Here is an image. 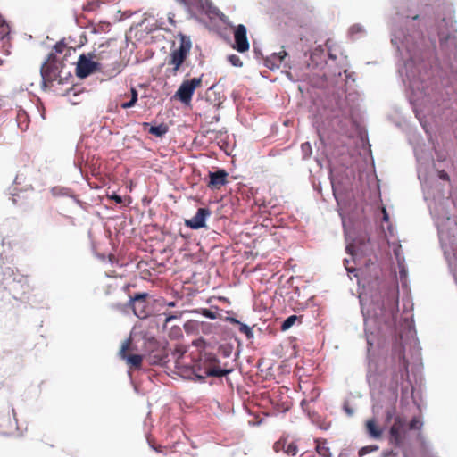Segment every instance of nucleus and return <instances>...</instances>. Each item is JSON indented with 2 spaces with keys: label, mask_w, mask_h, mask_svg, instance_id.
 Segmentation results:
<instances>
[{
  "label": "nucleus",
  "mask_w": 457,
  "mask_h": 457,
  "mask_svg": "<svg viewBox=\"0 0 457 457\" xmlns=\"http://www.w3.org/2000/svg\"><path fill=\"white\" fill-rule=\"evenodd\" d=\"M439 38L442 54L446 58L457 59V37L450 11L435 9L425 4L417 11L396 12L391 30V43L400 60L398 73L408 89V98L425 132L430 136L428 116L439 113L437 108L445 103L443 91H439L430 74L436 38Z\"/></svg>",
  "instance_id": "f257e3e1"
},
{
  "label": "nucleus",
  "mask_w": 457,
  "mask_h": 457,
  "mask_svg": "<svg viewBox=\"0 0 457 457\" xmlns=\"http://www.w3.org/2000/svg\"><path fill=\"white\" fill-rule=\"evenodd\" d=\"M418 162V178L421 183L423 195L437 228L438 237L444 256L451 270H457V222L448 212L450 200L445 197L437 183L435 187L427 177V169L433 163L431 154L422 145H414Z\"/></svg>",
  "instance_id": "f03ea898"
},
{
  "label": "nucleus",
  "mask_w": 457,
  "mask_h": 457,
  "mask_svg": "<svg viewBox=\"0 0 457 457\" xmlns=\"http://www.w3.org/2000/svg\"><path fill=\"white\" fill-rule=\"evenodd\" d=\"M364 295H360L361 312L364 319L365 333L368 345V370L367 380L371 387L382 386L387 376V370L381 367L378 361L371 358V349L375 345L380 346V337L393 333L391 324H389L388 308L397 306V296L395 292L388 295V290L383 294L372 297L370 304L366 307L363 303Z\"/></svg>",
  "instance_id": "7ed1b4c3"
},
{
  "label": "nucleus",
  "mask_w": 457,
  "mask_h": 457,
  "mask_svg": "<svg viewBox=\"0 0 457 457\" xmlns=\"http://www.w3.org/2000/svg\"><path fill=\"white\" fill-rule=\"evenodd\" d=\"M343 73L344 75L339 71L333 79V83L338 90L336 98L335 117H341L342 120H339V123L342 124V127H346L354 122L358 116L361 95L355 89V79L353 74L347 70H344Z\"/></svg>",
  "instance_id": "20e7f679"
},
{
  "label": "nucleus",
  "mask_w": 457,
  "mask_h": 457,
  "mask_svg": "<svg viewBox=\"0 0 457 457\" xmlns=\"http://www.w3.org/2000/svg\"><path fill=\"white\" fill-rule=\"evenodd\" d=\"M388 441L391 445L405 451L411 441V432L420 431L423 427V421L420 416H414L410 421L401 415H395V409L386 411V422L390 420Z\"/></svg>",
  "instance_id": "39448f33"
},
{
  "label": "nucleus",
  "mask_w": 457,
  "mask_h": 457,
  "mask_svg": "<svg viewBox=\"0 0 457 457\" xmlns=\"http://www.w3.org/2000/svg\"><path fill=\"white\" fill-rule=\"evenodd\" d=\"M403 326L405 332L400 331L399 337L401 340V344L399 345H395L393 349V356L392 360L394 361V371H393V380L397 386L398 384L403 382V380L409 378L408 371V362L403 354V351L405 349V345L407 344V339L411 340V344L413 343L416 358L417 361H420V348L418 347V342L416 336V331L414 328V325L412 320H410L409 318H404Z\"/></svg>",
  "instance_id": "423d86ee"
},
{
  "label": "nucleus",
  "mask_w": 457,
  "mask_h": 457,
  "mask_svg": "<svg viewBox=\"0 0 457 457\" xmlns=\"http://www.w3.org/2000/svg\"><path fill=\"white\" fill-rule=\"evenodd\" d=\"M1 287L6 291V294L3 295L6 301H10L11 297L18 300L21 299L29 287L28 279L22 274L15 272L13 268L0 265Z\"/></svg>",
  "instance_id": "0eeeda50"
},
{
  "label": "nucleus",
  "mask_w": 457,
  "mask_h": 457,
  "mask_svg": "<svg viewBox=\"0 0 457 457\" xmlns=\"http://www.w3.org/2000/svg\"><path fill=\"white\" fill-rule=\"evenodd\" d=\"M148 296L149 294L145 292L137 293L134 295L129 296L128 306L133 310L134 314L138 319H146L151 313V310L147 303Z\"/></svg>",
  "instance_id": "6e6552de"
},
{
  "label": "nucleus",
  "mask_w": 457,
  "mask_h": 457,
  "mask_svg": "<svg viewBox=\"0 0 457 457\" xmlns=\"http://www.w3.org/2000/svg\"><path fill=\"white\" fill-rule=\"evenodd\" d=\"M191 49V40L186 36H181L180 44L178 49H175L170 54V63L174 66L173 71H177L180 65L184 62L187 54Z\"/></svg>",
  "instance_id": "1a4fd4ad"
},
{
  "label": "nucleus",
  "mask_w": 457,
  "mask_h": 457,
  "mask_svg": "<svg viewBox=\"0 0 457 457\" xmlns=\"http://www.w3.org/2000/svg\"><path fill=\"white\" fill-rule=\"evenodd\" d=\"M201 78H193L182 82L175 94V97L179 98L183 104H188L195 88L201 84Z\"/></svg>",
  "instance_id": "9d476101"
},
{
  "label": "nucleus",
  "mask_w": 457,
  "mask_h": 457,
  "mask_svg": "<svg viewBox=\"0 0 457 457\" xmlns=\"http://www.w3.org/2000/svg\"><path fill=\"white\" fill-rule=\"evenodd\" d=\"M100 69L101 64L99 62H94L85 55H80L77 63L76 75L80 79H85Z\"/></svg>",
  "instance_id": "9b49d317"
},
{
  "label": "nucleus",
  "mask_w": 457,
  "mask_h": 457,
  "mask_svg": "<svg viewBox=\"0 0 457 457\" xmlns=\"http://www.w3.org/2000/svg\"><path fill=\"white\" fill-rule=\"evenodd\" d=\"M247 29L243 24H239L236 27L234 31L235 44L233 47L239 53H244L249 49V42L247 39Z\"/></svg>",
  "instance_id": "f8f14e48"
},
{
  "label": "nucleus",
  "mask_w": 457,
  "mask_h": 457,
  "mask_svg": "<svg viewBox=\"0 0 457 457\" xmlns=\"http://www.w3.org/2000/svg\"><path fill=\"white\" fill-rule=\"evenodd\" d=\"M211 211L208 208H199L196 213L185 220V225L192 229H199L205 227L206 219L210 217Z\"/></svg>",
  "instance_id": "ddd939ff"
},
{
  "label": "nucleus",
  "mask_w": 457,
  "mask_h": 457,
  "mask_svg": "<svg viewBox=\"0 0 457 457\" xmlns=\"http://www.w3.org/2000/svg\"><path fill=\"white\" fill-rule=\"evenodd\" d=\"M130 345V339H127L123 342L119 355L122 360H126L129 364L132 367L138 368L141 366L143 357L140 354H127L126 352Z\"/></svg>",
  "instance_id": "4468645a"
},
{
  "label": "nucleus",
  "mask_w": 457,
  "mask_h": 457,
  "mask_svg": "<svg viewBox=\"0 0 457 457\" xmlns=\"http://www.w3.org/2000/svg\"><path fill=\"white\" fill-rule=\"evenodd\" d=\"M228 173L224 170L209 172L210 181L208 186L212 188H220L227 183Z\"/></svg>",
  "instance_id": "2eb2a0df"
},
{
  "label": "nucleus",
  "mask_w": 457,
  "mask_h": 457,
  "mask_svg": "<svg viewBox=\"0 0 457 457\" xmlns=\"http://www.w3.org/2000/svg\"><path fill=\"white\" fill-rule=\"evenodd\" d=\"M366 433L371 439H380L383 435L382 428L378 425L375 419H370L365 422Z\"/></svg>",
  "instance_id": "dca6fc26"
},
{
  "label": "nucleus",
  "mask_w": 457,
  "mask_h": 457,
  "mask_svg": "<svg viewBox=\"0 0 457 457\" xmlns=\"http://www.w3.org/2000/svg\"><path fill=\"white\" fill-rule=\"evenodd\" d=\"M287 55V54L286 51L274 53L270 56L266 58L265 66L270 70L278 69L282 64Z\"/></svg>",
  "instance_id": "f3484780"
},
{
  "label": "nucleus",
  "mask_w": 457,
  "mask_h": 457,
  "mask_svg": "<svg viewBox=\"0 0 457 457\" xmlns=\"http://www.w3.org/2000/svg\"><path fill=\"white\" fill-rule=\"evenodd\" d=\"M311 62L308 63V66L318 67L323 64L325 60V50L320 46H317L310 55Z\"/></svg>",
  "instance_id": "a211bd4d"
},
{
  "label": "nucleus",
  "mask_w": 457,
  "mask_h": 457,
  "mask_svg": "<svg viewBox=\"0 0 457 457\" xmlns=\"http://www.w3.org/2000/svg\"><path fill=\"white\" fill-rule=\"evenodd\" d=\"M233 371V368H218V367H212L206 369V376L208 377H217L220 378L223 376H227L228 374H230Z\"/></svg>",
  "instance_id": "6ab92c4d"
},
{
  "label": "nucleus",
  "mask_w": 457,
  "mask_h": 457,
  "mask_svg": "<svg viewBox=\"0 0 457 457\" xmlns=\"http://www.w3.org/2000/svg\"><path fill=\"white\" fill-rule=\"evenodd\" d=\"M348 33H349V36L353 39H357V38L364 36L366 31H365V29H364V27L362 25H361V24H353V26L350 27Z\"/></svg>",
  "instance_id": "aec40b11"
},
{
  "label": "nucleus",
  "mask_w": 457,
  "mask_h": 457,
  "mask_svg": "<svg viewBox=\"0 0 457 457\" xmlns=\"http://www.w3.org/2000/svg\"><path fill=\"white\" fill-rule=\"evenodd\" d=\"M168 129H169L166 124L161 123L157 126H151L148 131L155 137H162L168 132Z\"/></svg>",
  "instance_id": "412c9836"
},
{
  "label": "nucleus",
  "mask_w": 457,
  "mask_h": 457,
  "mask_svg": "<svg viewBox=\"0 0 457 457\" xmlns=\"http://www.w3.org/2000/svg\"><path fill=\"white\" fill-rule=\"evenodd\" d=\"M51 193L54 196H69L75 198L69 188L62 187H54L51 189Z\"/></svg>",
  "instance_id": "4be33fe9"
},
{
  "label": "nucleus",
  "mask_w": 457,
  "mask_h": 457,
  "mask_svg": "<svg viewBox=\"0 0 457 457\" xmlns=\"http://www.w3.org/2000/svg\"><path fill=\"white\" fill-rule=\"evenodd\" d=\"M130 93H131V101L122 103L120 105L122 109H129V108L133 107L136 104V103L138 99V93L135 87H131Z\"/></svg>",
  "instance_id": "5701e85b"
},
{
  "label": "nucleus",
  "mask_w": 457,
  "mask_h": 457,
  "mask_svg": "<svg viewBox=\"0 0 457 457\" xmlns=\"http://www.w3.org/2000/svg\"><path fill=\"white\" fill-rule=\"evenodd\" d=\"M392 249L394 252V255L395 257L396 262H405L403 253L402 250V245L398 243L392 244Z\"/></svg>",
  "instance_id": "b1692460"
},
{
  "label": "nucleus",
  "mask_w": 457,
  "mask_h": 457,
  "mask_svg": "<svg viewBox=\"0 0 457 457\" xmlns=\"http://www.w3.org/2000/svg\"><path fill=\"white\" fill-rule=\"evenodd\" d=\"M397 266H398V269H399V278H400V280H401L403 286H406L408 271H407V268L405 266V263H404V262H398Z\"/></svg>",
  "instance_id": "393cba45"
},
{
  "label": "nucleus",
  "mask_w": 457,
  "mask_h": 457,
  "mask_svg": "<svg viewBox=\"0 0 457 457\" xmlns=\"http://www.w3.org/2000/svg\"><path fill=\"white\" fill-rule=\"evenodd\" d=\"M51 66L47 64V62L46 61L40 69L41 77L43 79L44 85L46 84V80H51L52 77L50 75Z\"/></svg>",
  "instance_id": "a878e982"
},
{
  "label": "nucleus",
  "mask_w": 457,
  "mask_h": 457,
  "mask_svg": "<svg viewBox=\"0 0 457 457\" xmlns=\"http://www.w3.org/2000/svg\"><path fill=\"white\" fill-rule=\"evenodd\" d=\"M182 312H163L165 316L164 326L174 320H179L182 317Z\"/></svg>",
  "instance_id": "bb28decb"
},
{
  "label": "nucleus",
  "mask_w": 457,
  "mask_h": 457,
  "mask_svg": "<svg viewBox=\"0 0 457 457\" xmlns=\"http://www.w3.org/2000/svg\"><path fill=\"white\" fill-rule=\"evenodd\" d=\"M233 345L230 344L221 345L219 347V353L225 358H229L233 352Z\"/></svg>",
  "instance_id": "cd10ccee"
},
{
  "label": "nucleus",
  "mask_w": 457,
  "mask_h": 457,
  "mask_svg": "<svg viewBox=\"0 0 457 457\" xmlns=\"http://www.w3.org/2000/svg\"><path fill=\"white\" fill-rule=\"evenodd\" d=\"M378 450V445H366V446L361 447L359 450L358 455H359V457H362L366 454L376 452Z\"/></svg>",
  "instance_id": "c85d7f7f"
},
{
  "label": "nucleus",
  "mask_w": 457,
  "mask_h": 457,
  "mask_svg": "<svg viewBox=\"0 0 457 457\" xmlns=\"http://www.w3.org/2000/svg\"><path fill=\"white\" fill-rule=\"evenodd\" d=\"M296 320H297L296 315H291V316L287 317L281 324V330L286 331V330L289 329L295 324Z\"/></svg>",
  "instance_id": "c756f323"
},
{
  "label": "nucleus",
  "mask_w": 457,
  "mask_h": 457,
  "mask_svg": "<svg viewBox=\"0 0 457 457\" xmlns=\"http://www.w3.org/2000/svg\"><path fill=\"white\" fill-rule=\"evenodd\" d=\"M239 331L246 336L248 339H252L253 337V332L252 328H250L248 325L239 322Z\"/></svg>",
  "instance_id": "7c9ffc66"
},
{
  "label": "nucleus",
  "mask_w": 457,
  "mask_h": 457,
  "mask_svg": "<svg viewBox=\"0 0 457 457\" xmlns=\"http://www.w3.org/2000/svg\"><path fill=\"white\" fill-rule=\"evenodd\" d=\"M316 450L321 457H332L329 448L325 445V443L322 445L318 444L316 446Z\"/></svg>",
  "instance_id": "2f4dec72"
},
{
  "label": "nucleus",
  "mask_w": 457,
  "mask_h": 457,
  "mask_svg": "<svg viewBox=\"0 0 457 457\" xmlns=\"http://www.w3.org/2000/svg\"><path fill=\"white\" fill-rule=\"evenodd\" d=\"M297 446L294 442H287L286 445L285 453L290 456H295L297 453Z\"/></svg>",
  "instance_id": "473e14b6"
},
{
  "label": "nucleus",
  "mask_w": 457,
  "mask_h": 457,
  "mask_svg": "<svg viewBox=\"0 0 457 457\" xmlns=\"http://www.w3.org/2000/svg\"><path fill=\"white\" fill-rule=\"evenodd\" d=\"M229 63L234 67H242L243 62L240 59V57L237 54H229L227 57Z\"/></svg>",
  "instance_id": "72a5a7b5"
},
{
  "label": "nucleus",
  "mask_w": 457,
  "mask_h": 457,
  "mask_svg": "<svg viewBox=\"0 0 457 457\" xmlns=\"http://www.w3.org/2000/svg\"><path fill=\"white\" fill-rule=\"evenodd\" d=\"M301 151L304 159L309 158L312 155V150L309 142L303 143L301 145Z\"/></svg>",
  "instance_id": "f704fd0d"
},
{
  "label": "nucleus",
  "mask_w": 457,
  "mask_h": 457,
  "mask_svg": "<svg viewBox=\"0 0 457 457\" xmlns=\"http://www.w3.org/2000/svg\"><path fill=\"white\" fill-rule=\"evenodd\" d=\"M286 445H287V439H279L278 441H277L274 444L273 448H274L275 452H277V453H278V452L285 453Z\"/></svg>",
  "instance_id": "c9c22d12"
},
{
  "label": "nucleus",
  "mask_w": 457,
  "mask_h": 457,
  "mask_svg": "<svg viewBox=\"0 0 457 457\" xmlns=\"http://www.w3.org/2000/svg\"><path fill=\"white\" fill-rule=\"evenodd\" d=\"M201 313L204 317L215 320L217 318V313L210 309H202Z\"/></svg>",
  "instance_id": "e433bc0d"
},
{
  "label": "nucleus",
  "mask_w": 457,
  "mask_h": 457,
  "mask_svg": "<svg viewBox=\"0 0 457 457\" xmlns=\"http://www.w3.org/2000/svg\"><path fill=\"white\" fill-rule=\"evenodd\" d=\"M344 262L345 263V269L348 274H353V276L358 278V270L354 268L347 266V263L349 262L348 259H345Z\"/></svg>",
  "instance_id": "4c0bfd02"
},
{
  "label": "nucleus",
  "mask_w": 457,
  "mask_h": 457,
  "mask_svg": "<svg viewBox=\"0 0 457 457\" xmlns=\"http://www.w3.org/2000/svg\"><path fill=\"white\" fill-rule=\"evenodd\" d=\"M345 250L346 253L352 256H354L356 254L354 245L353 244L347 245Z\"/></svg>",
  "instance_id": "58836bf2"
},
{
  "label": "nucleus",
  "mask_w": 457,
  "mask_h": 457,
  "mask_svg": "<svg viewBox=\"0 0 457 457\" xmlns=\"http://www.w3.org/2000/svg\"><path fill=\"white\" fill-rule=\"evenodd\" d=\"M208 376H206V370H204V374H197L195 373V379L196 381H199V382H204V379L207 378Z\"/></svg>",
  "instance_id": "ea45409f"
},
{
  "label": "nucleus",
  "mask_w": 457,
  "mask_h": 457,
  "mask_svg": "<svg viewBox=\"0 0 457 457\" xmlns=\"http://www.w3.org/2000/svg\"><path fill=\"white\" fill-rule=\"evenodd\" d=\"M344 411L348 416H353L354 414V410L348 406L346 403L344 404Z\"/></svg>",
  "instance_id": "a19ab883"
},
{
  "label": "nucleus",
  "mask_w": 457,
  "mask_h": 457,
  "mask_svg": "<svg viewBox=\"0 0 457 457\" xmlns=\"http://www.w3.org/2000/svg\"><path fill=\"white\" fill-rule=\"evenodd\" d=\"M382 457H396L397 454L393 450H386L382 453Z\"/></svg>",
  "instance_id": "79ce46f5"
},
{
  "label": "nucleus",
  "mask_w": 457,
  "mask_h": 457,
  "mask_svg": "<svg viewBox=\"0 0 457 457\" xmlns=\"http://www.w3.org/2000/svg\"><path fill=\"white\" fill-rule=\"evenodd\" d=\"M111 199L114 200L117 204L122 203V197L115 193H113L111 196Z\"/></svg>",
  "instance_id": "37998d69"
},
{
  "label": "nucleus",
  "mask_w": 457,
  "mask_h": 457,
  "mask_svg": "<svg viewBox=\"0 0 457 457\" xmlns=\"http://www.w3.org/2000/svg\"><path fill=\"white\" fill-rule=\"evenodd\" d=\"M438 177L443 180H449V175L445 170H440Z\"/></svg>",
  "instance_id": "c03bdc74"
},
{
  "label": "nucleus",
  "mask_w": 457,
  "mask_h": 457,
  "mask_svg": "<svg viewBox=\"0 0 457 457\" xmlns=\"http://www.w3.org/2000/svg\"><path fill=\"white\" fill-rule=\"evenodd\" d=\"M225 320H227V321H228V322H230L232 324H237V325H238L239 322H240L237 319H236L234 317H226Z\"/></svg>",
  "instance_id": "a18cd8bd"
},
{
  "label": "nucleus",
  "mask_w": 457,
  "mask_h": 457,
  "mask_svg": "<svg viewBox=\"0 0 457 457\" xmlns=\"http://www.w3.org/2000/svg\"><path fill=\"white\" fill-rule=\"evenodd\" d=\"M63 46L64 45L62 43H58L54 46V49L56 52L62 53Z\"/></svg>",
  "instance_id": "49530a36"
},
{
  "label": "nucleus",
  "mask_w": 457,
  "mask_h": 457,
  "mask_svg": "<svg viewBox=\"0 0 457 457\" xmlns=\"http://www.w3.org/2000/svg\"><path fill=\"white\" fill-rule=\"evenodd\" d=\"M382 212H383V220L386 221V222L388 221L389 220V215H388L386 208L382 209Z\"/></svg>",
  "instance_id": "de8ad7c7"
},
{
  "label": "nucleus",
  "mask_w": 457,
  "mask_h": 457,
  "mask_svg": "<svg viewBox=\"0 0 457 457\" xmlns=\"http://www.w3.org/2000/svg\"><path fill=\"white\" fill-rule=\"evenodd\" d=\"M10 195H12V203L14 204H17V198L16 197L18 196V195L16 193H14V192H11Z\"/></svg>",
  "instance_id": "09e8293b"
},
{
  "label": "nucleus",
  "mask_w": 457,
  "mask_h": 457,
  "mask_svg": "<svg viewBox=\"0 0 457 457\" xmlns=\"http://www.w3.org/2000/svg\"><path fill=\"white\" fill-rule=\"evenodd\" d=\"M331 184H332V188H333V195H334V196H335V198H336L337 202L338 203V202H339V199H338L337 194V192H336V188H335L334 182H333V181H331Z\"/></svg>",
  "instance_id": "8fccbe9b"
},
{
  "label": "nucleus",
  "mask_w": 457,
  "mask_h": 457,
  "mask_svg": "<svg viewBox=\"0 0 457 457\" xmlns=\"http://www.w3.org/2000/svg\"><path fill=\"white\" fill-rule=\"evenodd\" d=\"M83 9L85 11H93L94 10V5L92 4H88L87 5L84 6Z\"/></svg>",
  "instance_id": "3c124183"
},
{
  "label": "nucleus",
  "mask_w": 457,
  "mask_h": 457,
  "mask_svg": "<svg viewBox=\"0 0 457 457\" xmlns=\"http://www.w3.org/2000/svg\"><path fill=\"white\" fill-rule=\"evenodd\" d=\"M165 304L168 307H175L176 306V302L170 301V302H167Z\"/></svg>",
  "instance_id": "603ef678"
},
{
  "label": "nucleus",
  "mask_w": 457,
  "mask_h": 457,
  "mask_svg": "<svg viewBox=\"0 0 457 457\" xmlns=\"http://www.w3.org/2000/svg\"><path fill=\"white\" fill-rule=\"evenodd\" d=\"M286 74H287V77L290 80H293V78H292V74H291V72L287 71V72H286Z\"/></svg>",
  "instance_id": "864d4df0"
},
{
  "label": "nucleus",
  "mask_w": 457,
  "mask_h": 457,
  "mask_svg": "<svg viewBox=\"0 0 457 457\" xmlns=\"http://www.w3.org/2000/svg\"><path fill=\"white\" fill-rule=\"evenodd\" d=\"M329 58H331V59H335V58H336V56H335L334 54H329Z\"/></svg>",
  "instance_id": "5fc2aeb1"
},
{
  "label": "nucleus",
  "mask_w": 457,
  "mask_h": 457,
  "mask_svg": "<svg viewBox=\"0 0 457 457\" xmlns=\"http://www.w3.org/2000/svg\"><path fill=\"white\" fill-rule=\"evenodd\" d=\"M388 230H389V232H390L391 234L393 233V230H392L391 226H388Z\"/></svg>",
  "instance_id": "6e6d98bb"
},
{
  "label": "nucleus",
  "mask_w": 457,
  "mask_h": 457,
  "mask_svg": "<svg viewBox=\"0 0 457 457\" xmlns=\"http://www.w3.org/2000/svg\"><path fill=\"white\" fill-rule=\"evenodd\" d=\"M223 17H224V14L221 13L220 16V20L224 21Z\"/></svg>",
  "instance_id": "4d7b16f0"
},
{
  "label": "nucleus",
  "mask_w": 457,
  "mask_h": 457,
  "mask_svg": "<svg viewBox=\"0 0 457 457\" xmlns=\"http://www.w3.org/2000/svg\"><path fill=\"white\" fill-rule=\"evenodd\" d=\"M148 125H149V124H148L147 122H145V123H144V126H145V127H146V126H148Z\"/></svg>",
  "instance_id": "13d9d810"
},
{
  "label": "nucleus",
  "mask_w": 457,
  "mask_h": 457,
  "mask_svg": "<svg viewBox=\"0 0 457 457\" xmlns=\"http://www.w3.org/2000/svg\"><path fill=\"white\" fill-rule=\"evenodd\" d=\"M12 414L15 416V411H14V410H13V409L12 410Z\"/></svg>",
  "instance_id": "bf43d9fd"
}]
</instances>
